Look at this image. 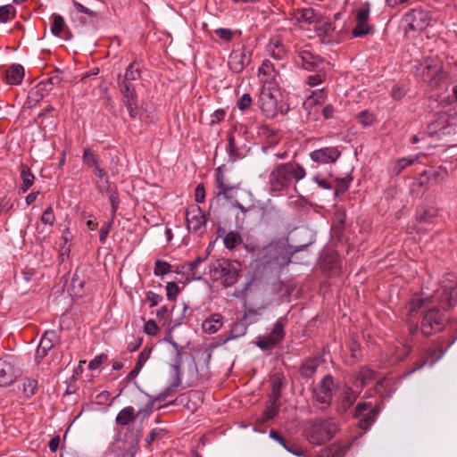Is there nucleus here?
I'll use <instances>...</instances> for the list:
<instances>
[{
	"mask_svg": "<svg viewBox=\"0 0 457 457\" xmlns=\"http://www.w3.org/2000/svg\"><path fill=\"white\" fill-rule=\"evenodd\" d=\"M179 286L175 282H168L166 285L167 298L172 301L176 298L179 294Z\"/></svg>",
	"mask_w": 457,
	"mask_h": 457,
	"instance_id": "5fc2aeb1",
	"label": "nucleus"
},
{
	"mask_svg": "<svg viewBox=\"0 0 457 457\" xmlns=\"http://www.w3.org/2000/svg\"><path fill=\"white\" fill-rule=\"evenodd\" d=\"M20 376L13 356L7 355L0 359V386H7Z\"/></svg>",
	"mask_w": 457,
	"mask_h": 457,
	"instance_id": "f8f14e48",
	"label": "nucleus"
},
{
	"mask_svg": "<svg viewBox=\"0 0 457 457\" xmlns=\"http://www.w3.org/2000/svg\"><path fill=\"white\" fill-rule=\"evenodd\" d=\"M215 34L223 40L230 41L233 37V33L229 29L219 28L214 30Z\"/></svg>",
	"mask_w": 457,
	"mask_h": 457,
	"instance_id": "680f3d73",
	"label": "nucleus"
},
{
	"mask_svg": "<svg viewBox=\"0 0 457 457\" xmlns=\"http://www.w3.org/2000/svg\"><path fill=\"white\" fill-rule=\"evenodd\" d=\"M370 4L364 2L355 12V26L352 30L353 37H361L373 32L370 22Z\"/></svg>",
	"mask_w": 457,
	"mask_h": 457,
	"instance_id": "1a4fd4ad",
	"label": "nucleus"
},
{
	"mask_svg": "<svg viewBox=\"0 0 457 457\" xmlns=\"http://www.w3.org/2000/svg\"><path fill=\"white\" fill-rule=\"evenodd\" d=\"M404 22L411 30H423L431 22V14L428 11L416 8L409 11L403 17Z\"/></svg>",
	"mask_w": 457,
	"mask_h": 457,
	"instance_id": "9b49d317",
	"label": "nucleus"
},
{
	"mask_svg": "<svg viewBox=\"0 0 457 457\" xmlns=\"http://www.w3.org/2000/svg\"><path fill=\"white\" fill-rule=\"evenodd\" d=\"M170 344L173 346L175 350V354L171 360L170 367L174 370L175 372V380L172 384V386L177 387L181 383L182 352L184 350V347L179 345L175 341H170Z\"/></svg>",
	"mask_w": 457,
	"mask_h": 457,
	"instance_id": "aec40b11",
	"label": "nucleus"
},
{
	"mask_svg": "<svg viewBox=\"0 0 457 457\" xmlns=\"http://www.w3.org/2000/svg\"><path fill=\"white\" fill-rule=\"evenodd\" d=\"M251 50L242 46L234 49L228 56L229 69L235 73H240L251 62Z\"/></svg>",
	"mask_w": 457,
	"mask_h": 457,
	"instance_id": "4468645a",
	"label": "nucleus"
},
{
	"mask_svg": "<svg viewBox=\"0 0 457 457\" xmlns=\"http://www.w3.org/2000/svg\"><path fill=\"white\" fill-rule=\"evenodd\" d=\"M58 341V336L55 331H46L41 337L40 343L36 352V359H43L47 353L54 347V344Z\"/></svg>",
	"mask_w": 457,
	"mask_h": 457,
	"instance_id": "6ab92c4d",
	"label": "nucleus"
},
{
	"mask_svg": "<svg viewBox=\"0 0 457 457\" xmlns=\"http://www.w3.org/2000/svg\"><path fill=\"white\" fill-rule=\"evenodd\" d=\"M107 360L106 354H99L89 361L88 368L92 370H96L100 365Z\"/></svg>",
	"mask_w": 457,
	"mask_h": 457,
	"instance_id": "bf43d9fd",
	"label": "nucleus"
},
{
	"mask_svg": "<svg viewBox=\"0 0 457 457\" xmlns=\"http://www.w3.org/2000/svg\"><path fill=\"white\" fill-rule=\"evenodd\" d=\"M162 300V296L153 291H148L146 293V301L150 303V307L158 305Z\"/></svg>",
	"mask_w": 457,
	"mask_h": 457,
	"instance_id": "13d9d810",
	"label": "nucleus"
},
{
	"mask_svg": "<svg viewBox=\"0 0 457 457\" xmlns=\"http://www.w3.org/2000/svg\"><path fill=\"white\" fill-rule=\"evenodd\" d=\"M320 16L312 8L298 9L295 13V19L299 24L311 25L317 24Z\"/></svg>",
	"mask_w": 457,
	"mask_h": 457,
	"instance_id": "5701e85b",
	"label": "nucleus"
},
{
	"mask_svg": "<svg viewBox=\"0 0 457 457\" xmlns=\"http://www.w3.org/2000/svg\"><path fill=\"white\" fill-rule=\"evenodd\" d=\"M37 389V382L35 379H26L23 383V392L27 397L34 395Z\"/></svg>",
	"mask_w": 457,
	"mask_h": 457,
	"instance_id": "a18cd8bd",
	"label": "nucleus"
},
{
	"mask_svg": "<svg viewBox=\"0 0 457 457\" xmlns=\"http://www.w3.org/2000/svg\"><path fill=\"white\" fill-rule=\"evenodd\" d=\"M240 270V262L223 260L210 268V274L213 279L220 280L224 287H228L237 281Z\"/></svg>",
	"mask_w": 457,
	"mask_h": 457,
	"instance_id": "39448f33",
	"label": "nucleus"
},
{
	"mask_svg": "<svg viewBox=\"0 0 457 457\" xmlns=\"http://www.w3.org/2000/svg\"><path fill=\"white\" fill-rule=\"evenodd\" d=\"M348 450V446L341 444H334L329 448L322 451V457H344Z\"/></svg>",
	"mask_w": 457,
	"mask_h": 457,
	"instance_id": "e433bc0d",
	"label": "nucleus"
},
{
	"mask_svg": "<svg viewBox=\"0 0 457 457\" xmlns=\"http://www.w3.org/2000/svg\"><path fill=\"white\" fill-rule=\"evenodd\" d=\"M186 218L189 230L197 232L205 228L206 220L204 212L198 205H191L187 210Z\"/></svg>",
	"mask_w": 457,
	"mask_h": 457,
	"instance_id": "dca6fc26",
	"label": "nucleus"
},
{
	"mask_svg": "<svg viewBox=\"0 0 457 457\" xmlns=\"http://www.w3.org/2000/svg\"><path fill=\"white\" fill-rule=\"evenodd\" d=\"M318 366L319 361L317 359H309L303 363L301 374L303 377L310 378L316 372Z\"/></svg>",
	"mask_w": 457,
	"mask_h": 457,
	"instance_id": "a19ab883",
	"label": "nucleus"
},
{
	"mask_svg": "<svg viewBox=\"0 0 457 457\" xmlns=\"http://www.w3.org/2000/svg\"><path fill=\"white\" fill-rule=\"evenodd\" d=\"M334 381L330 375L325 376L320 385L313 389V396L320 409L330 405L333 396Z\"/></svg>",
	"mask_w": 457,
	"mask_h": 457,
	"instance_id": "9d476101",
	"label": "nucleus"
},
{
	"mask_svg": "<svg viewBox=\"0 0 457 457\" xmlns=\"http://www.w3.org/2000/svg\"><path fill=\"white\" fill-rule=\"evenodd\" d=\"M442 316L438 309H430L424 316L421 331L425 336H430L441 329Z\"/></svg>",
	"mask_w": 457,
	"mask_h": 457,
	"instance_id": "2eb2a0df",
	"label": "nucleus"
},
{
	"mask_svg": "<svg viewBox=\"0 0 457 457\" xmlns=\"http://www.w3.org/2000/svg\"><path fill=\"white\" fill-rule=\"evenodd\" d=\"M358 395L355 391L348 386L345 387L341 403L337 408V411L341 413L345 412L353 405Z\"/></svg>",
	"mask_w": 457,
	"mask_h": 457,
	"instance_id": "cd10ccee",
	"label": "nucleus"
},
{
	"mask_svg": "<svg viewBox=\"0 0 457 457\" xmlns=\"http://www.w3.org/2000/svg\"><path fill=\"white\" fill-rule=\"evenodd\" d=\"M252 103L251 96L245 93L237 100V106L239 110L245 111L251 106Z\"/></svg>",
	"mask_w": 457,
	"mask_h": 457,
	"instance_id": "3c124183",
	"label": "nucleus"
},
{
	"mask_svg": "<svg viewBox=\"0 0 457 457\" xmlns=\"http://www.w3.org/2000/svg\"><path fill=\"white\" fill-rule=\"evenodd\" d=\"M216 184H217V187L219 189V191L217 193V195L218 196L223 195L226 198H230L231 197V195H230L231 192L233 190L238 188V187L233 186V185H229L227 182V179H226L224 174L221 172L220 168H218L216 170Z\"/></svg>",
	"mask_w": 457,
	"mask_h": 457,
	"instance_id": "393cba45",
	"label": "nucleus"
},
{
	"mask_svg": "<svg viewBox=\"0 0 457 457\" xmlns=\"http://www.w3.org/2000/svg\"><path fill=\"white\" fill-rule=\"evenodd\" d=\"M416 185L419 187H428L429 185H432L429 177L428 176L426 170H424L420 177L416 179L415 182Z\"/></svg>",
	"mask_w": 457,
	"mask_h": 457,
	"instance_id": "69168bd1",
	"label": "nucleus"
},
{
	"mask_svg": "<svg viewBox=\"0 0 457 457\" xmlns=\"http://www.w3.org/2000/svg\"><path fill=\"white\" fill-rule=\"evenodd\" d=\"M242 242L241 235L237 231H229L225 234L223 243L227 249L232 250Z\"/></svg>",
	"mask_w": 457,
	"mask_h": 457,
	"instance_id": "58836bf2",
	"label": "nucleus"
},
{
	"mask_svg": "<svg viewBox=\"0 0 457 457\" xmlns=\"http://www.w3.org/2000/svg\"><path fill=\"white\" fill-rule=\"evenodd\" d=\"M337 431V423L335 419H316L307 423L305 436L312 445H322L329 441Z\"/></svg>",
	"mask_w": 457,
	"mask_h": 457,
	"instance_id": "7ed1b4c3",
	"label": "nucleus"
},
{
	"mask_svg": "<svg viewBox=\"0 0 457 457\" xmlns=\"http://www.w3.org/2000/svg\"><path fill=\"white\" fill-rule=\"evenodd\" d=\"M305 176L304 168L295 162L278 164L269 175L270 190L273 195H278L291 187L293 180L300 181Z\"/></svg>",
	"mask_w": 457,
	"mask_h": 457,
	"instance_id": "f257e3e1",
	"label": "nucleus"
},
{
	"mask_svg": "<svg viewBox=\"0 0 457 457\" xmlns=\"http://www.w3.org/2000/svg\"><path fill=\"white\" fill-rule=\"evenodd\" d=\"M447 122V116L445 114L440 115L437 120H436L429 126V134L433 137H440L442 136L452 134L455 131V129L451 125L445 126V123Z\"/></svg>",
	"mask_w": 457,
	"mask_h": 457,
	"instance_id": "412c9836",
	"label": "nucleus"
},
{
	"mask_svg": "<svg viewBox=\"0 0 457 457\" xmlns=\"http://www.w3.org/2000/svg\"><path fill=\"white\" fill-rule=\"evenodd\" d=\"M284 448H285L287 452H289L290 453H292V454H294V455H295V456H297V457H302V456H303V455H304V453H303V451L302 450V448H301V447H299L298 445H295V444H294V443H289V442H287V443L285 445Z\"/></svg>",
	"mask_w": 457,
	"mask_h": 457,
	"instance_id": "052dcab7",
	"label": "nucleus"
},
{
	"mask_svg": "<svg viewBox=\"0 0 457 457\" xmlns=\"http://www.w3.org/2000/svg\"><path fill=\"white\" fill-rule=\"evenodd\" d=\"M426 172L429 177L432 185L445 180L448 176L446 169L443 167H439L437 169L431 168L429 170H426Z\"/></svg>",
	"mask_w": 457,
	"mask_h": 457,
	"instance_id": "4c0bfd02",
	"label": "nucleus"
},
{
	"mask_svg": "<svg viewBox=\"0 0 457 457\" xmlns=\"http://www.w3.org/2000/svg\"><path fill=\"white\" fill-rule=\"evenodd\" d=\"M284 337V325L282 319L274 324L271 331L267 336L259 337L256 341L257 346L262 350H270L278 345Z\"/></svg>",
	"mask_w": 457,
	"mask_h": 457,
	"instance_id": "ddd939ff",
	"label": "nucleus"
},
{
	"mask_svg": "<svg viewBox=\"0 0 457 457\" xmlns=\"http://www.w3.org/2000/svg\"><path fill=\"white\" fill-rule=\"evenodd\" d=\"M358 121L363 125V126H370L374 121V115L371 112H369L368 111H361L357 115Z\"/></svg>",
	"mask_w": 457,
	"mask_h": 457,
	"instance_id": "de8ad7c7",
	"label": "nucleus"
},
{
	"mask_svg": "<svg viewBox=\"0 0 457 457\" xmlns=\"http://www.w3.org/2000/svg\"><path fill=\"white\" fill-rule=\"evenodd\" d=\"M151 355V348L145 347L138 355V359L136 364L140 367H144L145 363L149 360Z\"/></svg>",
	"mask_w": 457,
	"mask_h": 457,
	"instance_id": "e2e57ef3",
	"label": "nucleus"
},
{
	"mask_svg": "<svg viewBox=\"0 0 457 457\" xmlns=\"http://www.w3.org/2000/svg\"><path fill=\"white\" fill-rule=\"evenodd\" d=\"M267 51L275 60H282L287 54L286 46L279 37L270 38L267 45Z\"/></svg>",
	"mask_w": 457,
	"mask_h": 457,
	"instance_id": "b1692460",
	"label": "nucleus"
},
{
	"mask_svg": "<svg viewBox=\"0 0 457 457\" xmlns=\"http://www.w3.org/2000/svg\"><path fill=\"white\" fill-rule=\"evenodd\" d=\"M136 420L135 410L131 406L123 408L116 416V422L121 426H126Z\"/></svg>",
	"mask_w": 457,
	"mask_h": 457,
	"instance_id": "f704fd0d",
	"label": "nucleus"
},
{
	"mask_svg": "<svg viewBox=\"0 0 457 457\" xmlns=\"http://www.w3.org/2000/svg\"><path fill=\"white\" fill-rule=\"evenodd\" d=\"M282 379L280 375L277 374L273 377L271 381V392L270 395V400H278L281 393Z\"/></svg>",
	"mask_w": 457,
	"mask_h": 457,
	"instance_id": "37998d69",
	"label": "nucleus"
},
{
	"mask_svg": "<svg viewBox=\"0 0 457 457\" xmlns=\"http://www.w3.org/2000/svg\"><path fill=\"white\" fill-rule=\"evenodd\" d=\"M378 414V409L377 407H371L366 414H363V417L359 421L360 428L363 430L369 429L371 425L374 423L377 416Z\"/></svg>",
	"mask_w": 457,
	"mask_h": 457,
	"instance_id": "c9c22d12",
	"label": "nucleus"
},
{
	"mask_svg": "<svg viewBox=\"0 0 457 457\" xmlns=\"http://www.w3.org/2000/svg\"><path fill=\"white\" fill-rule=\"evenodd\" d=\"M419 73L424 82L432 87H437L445 79V74L443 63L438 59L428 58L419 68Z\"/></svg>",
	"mask_w": 457,
	"mask_h": 457,
	"instance_id": "423d86ee",
	"label": "nucleus"
},
{
	"mask_svg": "<svg viewBox=\"0 0 457 457\" xmlns=\"http://www.w3.org/2000/svg\"><path fill=\"white\" fill-rule=\"evenodd\" d=\"M445 352V350L442 349V345L438 342H434L427 352L426 359L420 364L415 367L411 372L421 369L427 363H429L430 366H433L438 360L443 357Z\"/></svg>",
	"mask_w": 457,
	"mask_h": 457,
	"instance_id": "4be33fe9",
	"label": "nucleus"
},
{
	"mask_svg": "<svg viewBox=\"0 0 457 457\" xmlns=\"http://www.w3.org/2000/svg\"><path fill=\"white\" fill-rule=\"evenodd\" d=\"M326 99V93L323 89H317L304 101L303 107L306 110L312 109L314 105L322 104Z\"/></svg>",
	"mask_w": 457,
	"mask_h": 457,
	"instance_id": "473e14b6",
	"label": "nucleus"
},
{
	"mask_svg": "<svg viewBox=\"0 0 457 457\" xmlns=\"http://www.w3.org/2000/svg\"><path fill=\"white\" fill-rule=\"evenodd\" d=\"M279 404L277 400L269 399L266 409L264 410L262 417L259 419L261 423H265L277 416L278 412Z\"/></svg>",
	"mask_w": 457,
	"mask_h": 457,
	"instance_id": "2f4dec72",
	"label": "nucleus"
},
{
	"mask_svg": "<svg viewBox=\"0 0 457 457\" xmlns=\"http://www.w3.org/2000/svg\"><path fill=\"white\" fill-rule=\"evenodd\" d=\"M159 328L154 320H149L145 323L144 331L150 336H155L158 333Z\"/></svg>",
	"mask_w": 457,
	"mask_h": 457,
	"instance_id": "4d7b16f0",
	"label": "nucleus"
},
{
	"mask_svg": "<svg viewBox=\"0 0 457 457\" xmlns=\"http://www.w3.org/2000/svg\"><path fill=\"white\" fill-rule=\"evenodd\" d=\"M112 224H113V218H112L104 225L102 226V228L100 229V234H99V240L101 241V243L105 242Z\"/></svg>",
	"mask_w": 457,
	"mask_h": 457,
	"instance_id": "6e6d98bb",
	"label": "nucleus"
},
{
	"mask_svg": "<svg viewBox=\"0 0 457 457\" xmlns=\"http://www.w3.org/2000/svg\"><path fill=\"white\" fill-rule=\"evenodd\" d=\"M340 155V151L333 146L316 149L310 153L311 160L319 164L334 163Z\"/></svg>",
	"mask_w": 457,
	"mask_h": 457,
	"instance_id": "f3484780",
	"label": "nucleus"
},
{
	"mask_svg": "<svg viewBox=\"0 0 457 457\" xmlns=\"http://www.w3.org/2000/svg\"><path fill=\"white\" fill-rule=\"evenodd\" d=\"M205 260V258L202 257V256H198L196 257L193 262H191L189 264H188V267H187V271L191 273V275L196 278V279H200L201 278V273H197L195 272V269L196 267L202 263Z\"/></svg>",
	"mask_w": 457,
	"mask_h": 457,
	"instance_id": "8fccbe9b",
	"label": "nucleus"
},
{
	"mask_svg": "<svg viewBox=\"0 0 457 457\" xmlns=\"http://www.w3.org/2000/svg\"><path fill=\"white\" fill-rule=\"evenodd\" d=\"M317 73L314 75H310L307 78V84L311 87H315L320 85L325 79L324 71H316Z\"/></svg>",
	"mask_w": 457,
	"mask_h": 457,
	"instance_id": "603ef678",
	"label": "nucleus"
},
{
	"mask_svg": "<svg viewBox=\"0 0 457 457\" xmlns=\"http://www.w3.org/2000/svg\"><path fill=\"white\" fill-rule=\"evenodd\" d=\"M204 197H205L204 187L202 184H199L196 186L195 190V200L197 203H202V202H204Z\"/></svg>",
	"mask_w": 457,
	"mask_h": 457,
	"instance_id": "774afa93",
	"label": "nucleus"
},
{
	"mask_svg": "<svg viewBox=\"0 0 457 457\" xmlns=\"http://www.w3.org/2000/svg\"><path fill=\"white\" fill-rule=\"evenodd\" d=\"M443 309L451 308L457 304V284L454 286L446 285L442 292L437 291L434 295Z\"/></svg>",
	"mask_w": 457,
	"mask_h": 457,
	"instance_id": "a211bd4d",
	"label": "nucleus"
},
{
	"mask_svg": "<svg viewBox=\"0 0 457 457\" xmlns=\"http://www.w3.org/2000/svg\"><path fill=\"white\" fill-rule=\"evenodd\" d=\"M222 326V316L215 313L203 321V330L208 334L216 333Z\"/></svg>",
	"mask_w": 457,
	"mask_h": 457,
	"instance_id": "bb28decb",
	"label": "nucleus"
},
{
	"mask_svg": "<svg viewBox=\"0 0 457 457\" xmlns=\"http://www.w3.org/2000/svg\"><path fill=\"white\" fill-rule=\"evenodd\" d=\"M279 96L280 93L276 81L262 79V87L258 97V105L267 118H273L277 115Z\"/></svg>",
	"mask_w": 457,
	"mask_h": 457,
	"instance_id": "20e7f679",
	"label": "nucleus"
},
{
	"mask_svg": "<svg viewBox=\"0 0 457 457\" xmlns=\"http://www.w3.org/2000/svg\"><path fill=\"white\" fill-rule=\"evenodd\" d=\"M53 23L51 25V32L55 37H60L61 32L65 28L66 24L62 16L59 14L52 15Z\"/></svg>",
	"mask_w": 457,
	"mask_h": 457,
	"instance_id": "79ce46f5",
	"label": "nucleus"
},
{
	"mask_svg": "<svg viewBox=\"0 0 457 457\" xmlns=\"http://www.w3.org/2000/svg\"><path fill=\"white\" fill-rule=\"evenodd\" d=\"M259 77L261 81L268 79L269 81H275L276 71L273 64L269 60H264L259 68Z\"/></svg>",
	"mask_w": 457,
	"mask_h": 457,
	"instance_id": "7c9ffc66",
	"label": "nucleus"
},
{
	"mask_svg": "<svg viewBox=\"0 0 457 457\" xmlns=\"http://www.w3.org/2000/svg\"><path fill=\"white\" fill-rule=\"evenodd\" d=\"M24 77V69L20 64L12 65L5 73V80L10 85H19Z\"/></svg>",
	"mask_w": 457,
	"mask_h": 457,
	"instance_id": "a878e982",
	"label": "nucleus"
},
{
	"mask_svg": "<svg viewBox=\"0 0 457 457\" xmlns=\"http://www.w3.org/2000/svg\"><path fill=\"white\" fill-rule=\"evenodd\" d=\"M315 32L323 44H337L342 38L341 29L329 19L320 17L315 25Z\"/></svg>",
	"mask_w": 457,
	"mask_h": 457,
	"instance_id": "6e6552de",
	"label": "nucleus"
},
{
	"mask_svg": "<svg viewBox=\"0 0 457 457\" xmlns=\"http://www.w3.org/2000/svg\"><path fill=\"white\" fill-rule=\"evenodd\" d=\"M83 162L86 165L95 167L98 164V159L96 154L89 149H84Z\"/></svg>",
	"mask_w": 457,
	"mask_h": 457,
	"instance_id": "49530a36",
	"label": "nucleus"
},
{
	"mask_svg": "<svg viewBox=\"0 0 457 457\" xmlns=\"http://www.w3.org/2000/svg\"><path fill=\"white\" fill-rule=\"evenodd\" d=\"M225 111L223 109H218L216 110L212 115H211V123L216 124L223 120L225 118Z\"/></svg>",
	"mask_w": 457,
	"mask_h": 457,
	"instance_id": "0e129e2a",
	"label": "nucleus"
},
{
	"mask_svg": "<svg viewBox=\"0 0 457 457\" xmlns=\"http://www.w3.org/2000/svg\"><path fill=\"white\" fill-rule=\"evenodd\" d=\"M140 76V66L135 62L128 66L123 76H118V86L121 94V101L126 106L129 117L132 119L139 116L137 95L133 81L139 79Z\"/></svg>",
	"mask_w": 457,
	"mask_h": 457,
	"instance_id": "f03ea898",
	"label": "nucleus"
},
{
	"mask_svg": "<svg viewBox=\"0 0 457 457\" xmlns=\"http://www.w3.org/2000/svg\"><path fill=\"white\" fill-rule=\"evenodd\" d=\"M13 7L12 5H5L0 7V22H7L13 16Z\"/></svg>",
	"mask_w": 457,
	"mask_h": 457,
	"instance_id": "09e8293b",
	"label": "nucleus"
},
{
	"mask_svg": "<svg viewBox=\"0 0 457 457\" xmlns=\"http://www.w3.org/2000/svg\"><path fill=\"white\" fill-rule=\"evenodd\" d=\"M171 265L164 261L157 260L154 270V274L157 277L164 276L170 272Z\"/></svg>",
	"mask_w": 457,
	"mask_h": 457,
	"instance_id": "c03bdc74",
	"label": "nucleus"
},
{
	"mask_svg": "<svg viewBox=\"0 0 457 457\" xmlns=\"http://www.w3.org/2000/svg\"><path fill=\"white\" fill-rule=\"evenodd\" d=\"M295 62L303 69L310 71H324L329 63L324 61L320 56L312 52L309 47L296 50Z\"/></svg>",
	"mask_w": 457,
	"mask_h": 457,
	"instance_id": "0eeeda50",
	"label": "nucleus"
},
{
	"mask_svg": "<svg viewBox=\"0 0 457 457\" xmlns=\"http://www.w3.org/2000/svg\"><path fill=\"white\" fill-rule=\"evenodd\" d=\"M54 210L51 206L47 207L41 216V222L44 224L53 225L54 222Z\"/></svg>",
	"mask_w": 457,
	"mask_h": 457,
	"instance_id": "864d4df0",
	"label": "nucleus"
},
{
	"mask_svg": "<svg viewBox=\"0 0 457 457\" xmlns=\"http://www.w3.org/2000/svg\"><path fill=\"white\" fill-rule=\"evenodd\" d=\"M21 184L20 192L26 193L35 181V176L31 173L28 166L23 165L21 170Z\"/></svg>",
	"mask_w": 457,
	"mask_h": 457,
	"instance_id": "c756f323",
	"label": "nucleus"
},
{
	"mask_svg": "<svg viewBox=\"0 0 457 457\" xmlns=\"http://www.w3.org/2000/svg\"><path fill=\"white\" fill-rule=\"evenodd\" d=\"M428 296H424V294L414 295L408 303L407 312L410 317L416 314L419 310L424 305L426 300H428Z\"/></svg>",
	"mask_w": 457,
	"mask_h": 457,
	"instance_id": "c85d7f7f",
	"label": "nucleus"
},
{
	"mask_svg": "<svg viewBox=\"0 0 457 457\" xmlns=\"http://www.w3.org/2000/svg\"><path fill=\"white\" fill-rule=\"evenodd\" d=\"M374 372L369 368H361L356 377L355 386H363L368 381L373 379Z\"/></svg>",
	"mask_w": 457,
	"mask_h": 457,
	"instance_id": "ea45409f",
	"label": "nucleus"
},
{
	"mask_svg": "<svg viewBox=\"0 0 457 457\" xmlns=\"http://www.w3.org/2000/svg\"><path fill=\"white\" fill-rule=\"evenodd\" d=\"M163 433V430L161 428H154L150 431L149 435L146 437V442L148 445L152 444L154 440L159 438Z\"/></svg>",
	"mask_w": 457,
	"mask_h": 457,
	"instance_id": "338daca9",
	"label": "nucleus"
},
{
	"mask_svg": "<svg viewBox=\"0 0 457 457\" xmlns=\"http://www.w3.org/2000/svg\"><path fill=\"white\" fill-rule=\"evenodd\" d=\"M415 158L404 157L395 160L390 164L389 171L392 175H399L406 167L414 163Z\"/></svg>",
	"mask_w": 457,
	"mask_h": 457,
	"instance_id": "72a5a7b5",
	"label": "nucleus"
}]
</instances>
